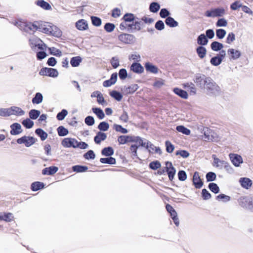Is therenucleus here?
I'll list each match as a JSON object with an SVG mask.
<instances>
[{
	"label": "nucleus",
	"instance_id": "nucleus-1",
	"mask_svg": "<svg viewBox=\"0 0 253 253\" xmlns=\"http://www.w3.org/2000/svg\"><path fill=\"white\" fill-rule=\"evenodd\" d=\"M194 81L197 86L205 89L210 94L218 95L221 93L220 87L211 77L198 74L195 75Z\"/></svg>",
	"mask_w": 253,
	"mask_h": 253
},
{
	"label": "nucleus",
	"instance_id": "nucleus-2",
	"mask_svg": "<svg viewBox=\"0 0 253 253\" xmlns=\"http://www.w3.org/2000/svg\"><path fill=\"white\" fill-rule=\"evenodd\" d=\"M239 205L243 208L252 211L253 208V198L242 197L239 199Z\"/></svg>",
	"mask_w": 253,
	"mask_h": 253
},
{
	"label": "nucleus",
	"instance_id": "nucleus-3",
	"mask_svg": "<svg viewBox=\"0 0 253 253\" xmlns=\"http://www.w3.org/2000/svg\"><path fill=\"white\" fill-rule=\"evenodd\" d=\"M39 74L41 76H46L50 77L56 78L58 76L59 74L56 69L43 67L41 69Z\"/></svg>",
	"mask_w": 253,
	"mask_h": 253
},
{
	"label": "nucleus",
	"instance_id": "nucleus-4",
	"mask_svg": "<svg viewBox=\"0 0 253 253\" xmlns=\"http://www.w3.org/2000/svg\"><path fill=\"white\" fill-rule=\"evenodd\" d=\"M16 141L17 143L19 144H24L26 147H29L34 144L36 140L32 136H27L25 135L17 139Z\"/></svg>",
	"mask_w": 253,
	"mask_h": 253
},
{
	"label": "nucleus",
	"instance_id": "nucleus-5",
	"mask_svg": "<svg viewBox=\"0 0 253 253\" xmlns=\"http://www.w3.org/2000/svg\"><path fill=\"white\" fill-rule=\"evenodd\" d=\"M119 40L126 44H131L135 41V37L129 34H122L119 36Z\"/></svg>",
	"mask_w": 253,
	"mask_h": 253
},
{
	"label": "nucleus",
	"instance_id": "nucleus-6",
	"mask_svg": "<svg viewBox=\"0 0 253 253\" xmlns=\"http://www.w3.org/2000/svg\"><path fill=\"white\" fill-rule=\"evenodd\" d=\"M166 167H165V169L167 172L169 180L172 181L174 177L176 169L173 167L172 164L171 162H167L166 163Z\"/></svg>",
	"mask_w": 253,
	"mask_h": 253
},
{
	"label": "nucleus",
	"instance_id": "nucleus-7",
	"mask_svg": "<svg viewBox=\"0 0 253 253\" xmlns=\"http://www.w3.org/2000/svg\"><path fill=\"white\" fill-rule=\"evenodd\" d=\"M77 140L72 138H65L62 141V145L66 148L73 147L76 148Z\"/></svg>",
	"mask_w": 253,
	"mask_h": 253
},
{
	"label": "nucleus",
	"instance_id": "nucleus-8",
	"mask_svg": "<svg viewBox=\"0 0 253 253\" xmlns=\"http://www.w3.org/2000/svg\"><path fill=\"white\" fill-rule=\"evenodd\" d=\"M30 46L34 50L38 49H43V44L42 43V41L37 38H34L29 40Z\"/></svg>",
	"mask_w": 253,
	"mask_h": 253
},
{
	"label": "nucleus",
	"instance_id": "nucleus-9",
	"mask_svg": "<svg viewBox=\"0 0 253 253\" xmlns=\"http://www.w3.org/2000/svg\"><path fill=\"white\" fill-rule=\"evenodd\" d=\"M229 157L232 164L236 167H239L243 162L242 157L238 154H230Z\"/></svg>",
	"mask_w": 253,
	"mask_h": 253
},
{
	"label": "nucleus",
	"instance_id": "nucleus-10",
	"mask_svg": "<svg viewBox=\"0 0 253 253\" xmlns=\"http://www.w3.org/2000/svg\"><path fill=\"white\" fill-rule=\"evenodd\" d=\"M193 183L196 188L200 189L203 185V182L201 179L199 173L198 171H195L193 176Z\"/></svg>",
	"mask_w": 253,
	"mask_h": 253
},
{
	"label": "nucleus",
	"instance_id": "nucleus-11",
	"mask_svg": "<svg viewBox=\"0 0 253 253\" xmlns=\"http://www.w3.org/2000/svg\"><path fill=\"white\" fill-rule=\"evenodd\" d=\"M227 54L229 56V59L230 60H237L241 56V52L239 50L234 48L228 49L227 50Z\"/></svg>",
	"mask_w": 253,
	"mask_h": 253
},
{
	"label": "nucleus",
	"instance_id": "nucleus-12",
	"mask_svg": "<svg viewBox=\"0 0 253 253\" xmlns=\"http://www.w3.org/2000/svg\"><path fill=\"white\" fill-rule=\"evenodd\" d=\"M10 128L11 130L10 132L11 135H18L22 132L21 126L19 123H13L10 126Z\"/></svg>",
	"mask_w": 253,
	"mask_h": 253
},
{
	"label": "nucleus",
	"instance_id": "nucleus-13",
	"mask_svg": "<svg viewBox=\"0 0 253 253\" xmlns=\"http://www.w3.org/2000/svg\"><path fill=\"white\" fill-rule=\"evenodd\" d=\"M58 170V168L56 166H50L45 168L42 170L43 175H52Z\"/></svg>",
	"mask_w": 253,
	"mask_h": 253
},
{
	"label": "nucleus",
	"instance_id": "nucleus-14",
	"mask_svg": "<svg viewBox=\"0 0 253 253\" xmlns=\"http://www.w3.org/2000/svg\"><path fill=\"white\" fill-rule=\"evenodd\" d=\"M138 87L137 84H133L128 86H125L122 89V91L126 94H132L137 90Z\"/></svg>",
	"mask_w": 253,
	"mask_h": 253
},
{
	"label": "nucleus",
	"instance_id": "nucleus-15",
	"mask_svg": "<svg viewBox=\"0 0 253 253\" xmlns=\"http://www.w3.org/2000/svg\"><path fill=\"white\" fill-rule=\"evenodd\" d=\"M130 70L137 74H141L144 72L143 66L139 63L133 62L130 66Z\"/></svg>",
	"mask_w": 253,
	"mask_h": 253
},
{
	"label": "nucleus",
	"instance_id": "nucleus-16",
	"mask_svg": "<svg viewBox=\"0 0 253 253\" xmlns=\"http://www.w3.org/2000/svg\"><path fill=\"white\" fill-rule=\"evenodd\" d=\"M213 159V166L217 168L221 169L223 168L225 164H226V162L223 160H220L219 159L216 157L215 155L212 156Z\"/></svg>",
	"mask_w": 253,
	"mask_h": 253
},
{
	"label": "nucleus",
	"instance_id": "nucleus-17",
	"mask_svg": "<svg viewBox=\"0 0 253 253\" xmlns=\"http://www.w3.org/2000/svg\"><path fill=\"white\" fill-rule=\"evenodd\" d=\"M76 27L79 30L84 31L88 28V24L84 19H80L76 23Z\"/></svg>",
	"mask_w": 253,
	"mask_h": 253
},
{
	"label": "nucleus",
	"instance_id": "nucleus-18",
	"mask_svg": "<svg viewBox=\"0 0 253 253\" xmlns=\"http://www.w3.org/2000/svg\"><path fill=\"white\" fill-rule=\"evenodd\" d=\"M13 218V214L10 212H0V220L8 222L12 221Z\"/></svg>",
	"mask_w": 253,
	"mask_h": 253
},
{
	"label": "nucleus",
	"instance_id": "nucleus-19",
	"mask_svg": "<svg viewBox=\"0 0 253 253\" xmlns=\"http://www.w3.org/2000/svg\"><path fill=\"white\" fill-rule=\"evenodd\" d=\"M10 111V116L12 115H14L16 116H23L25 114L24 111H23L21 108L16 107L12 106L9 108Z\"/></svg>",
	"mask_w": 253,
	"mask_h": 253
},
{
	"label": "nucleus",
	"instance_id": "nucleus-20",
	"mask_svg": "<svg viewBox=\"0 0 253 253\" xmlns=\"http://www.w3.org/2000/svg\"><path fill=\"white\" fill-rule=\"evenodd\" d=\"M241 185L244 188L249 189L252 185V180L247 177L241 178L239 180Z\"/></svg>",
	"mask_w": 253,
	"mask_h": 253
},
{
	"label": "nucleus",
	"instance_id": "nucleus-21",
	"mask_svg": "<svg viewBox=\"0 0 253 253\" xmlns=\"http://www.w3.org/2000/svg\"><path fill=\"white\" fill-rule=\"evenodd\" d=\"M106 134L101 131H98L94 137V141L95 143L99 144L102 141H104L106 139Z\"/></svg>",
	"mask_w": 253,
	"mask_h": 253
},
{
	"label": "nucleus",
	"instance_id": "nucleus-22",
	"mask_svg": "<svg viewBox=\"0 0 253 253\" xmlns=\"http://www.w3.org/2000/svg\"><path fill=\"white\" fill-rule=\"evenodd\" d=\"M145 69L147 71L153 74H156L158 72L157 67L150 62H146L144 65Z\"/></svg>",
	"mask_w": 253,
	"mask_h": 253
},
{
	"label": "nucleus",
	"instance_id": "nucleus-23",
	"mask_svg": "<svg viewBox=\"0 0 253 253\" xmlns=\"http://www.w3.org/2000/svg\"><path fill=\"white\" fill-rule=\"evenodd\" d=\"M173 91L175 94L179 96L183 99H187L188 98V93L187 92L178 87H175L173 89Z\"/></svg>",
	"mask_w": 253,
	"mask_h": 253
},
{
	"label": "nucleus",
	"instance_id": "nucleus-24",
	"mask_svg": "<svg viewBox=\"0 0 253 253\" xmlns=\"http://www.w3.org/2000/svg\"><path fill=\"white\" fill-rule=\"evenodd\" d=\"M208 42L209 40L204 34H201L197 38V43L201 46L207 45Z\"/></svg>",
	"mask_w": 253,
	"mask_h": 253
},
{
	"label": "nucleus",
	"instance_id": "nucleus-25",
	"mask_svg": "<svg viewBox=\"0 0 253 253\" xmlns=\"http://www.w3.org/2000/svg\"><path fill=\"white\" fill-rule=\"evenodd\" d=\"M44 184L43 182L36 181L31 184V189L33 191H37L44 188Z\"/></svg>",
	"mask_w": 253,
	"mask_h": 253
},
{
	"label": "nucleus",
	"instance_id": "nucleus-26",
	"mask_svg": "<svg viewBox=\"0 0 253 253\" xmlns=\"http://www.w3.org/2000/svg\"><path fill=\"white\" fill-rule=\"evenodd\" d=\"M165 23L167 26L171 28L175 27L178 25V23L170 16L166 19Z\"/></svg>",
	"mask_w": 253,
	"mask_h": 253
},
{
	"label": "nucleus",
	"instance_id": "nucleus-27",
	"mask_svg": "<svg viewBox=\"0 0 253 253\" xmlns=\"http://www.w3.org/2000/svg\"><path fill=\"white\" fill-rule=\"evenodd\" d=\"M82 61V58L79 56L71 58L70 64L73 67H78Z\"/></svg>",
	"mask_w": 253,
	"mask_h": 253
},
{
	"label": "nucleus",
	"instance_id": "nucleus-28",
	"mask_svg": "<svg viewBox=\"0 0 253 253\" xmlns=\"http://www.w3.org/2000/svg\"><path fill=\"white\" fill-rule=\"evenodd\" d=\"M92 111L99 120H102L105 117V114L101 108L93 107L92 108Z\"/></svg>",
	"mask_w": 253,
	"mask_h": 253
},
{
	"label": "nucleus",
	"instance_id": "nucleus-29",
	"mask_svg": "<svg viewBox=\"0 0 253 253\" xmlns=\"http://www.w3.org/2000/svg\"><path fill=\"white\" fill-rule=\"evenodd\" d=\"M38 22H34L33 23H27L26 28H25V31L29 32V31L35 32L38 31Z\"/></svg>",
	"mask_w": 253,
	"mask_h": 253
},
{
	"label": "nucleus",
	"instance_id": "nucleus-30",
	"mask_svg": "<svg viewBox=\"0 0 253 253\" xmlns=\"http://www.w3.org/2000/svg\"><path fill=\"white\" fill-rule=\"evenodd\" d=\"M211 47L212 50L218 51L223 48V45L218 42L214 41L211 42Z\"/></svg>",
	"mask_w": 253,
	"mask_h": 253
},
{
	"label": "nucleus",
	"instance_id": "nucleus-31",
	"mask_svg": "<svg viewBox=\"0 0 253 253\" xmlns=\"http://www.w3.org/2000/svg\"><path fill=\"white\" fill-rule=\"evenodd\" d=\"M37 5L45 10H50L51 8L50 5L44 0H38L36 2Z\"/></svg>",
	"mask_w": 253,
	"mask_h": 253
},
{
	"label": "nucleus",
	"instance_id": "nucleus-32",
	"mask_svg": "<svg viewBox=\"0 0 253 253\" xmlns=\"http://www.w3.org/2000/svg\"><path fill=\"white\" fill-rule=\"evenodd\" d=\"M43 100V96L40 92H37L32 98V102L33 104H39Z\"/></svg>",
	"mask_w": 253,
	"mask_h": 253
},
{
	"label": "nucleus",
	"instance_id": "nucleus-33",
	"mask_svg": "<svg viewBox=\"0 0 253 253\" xmlns=\"http://www.w3.org/2000/svg\"><path fill=\"white\" fill-rule=\"evenodd\" d=\"M123 18L125 22H133L135 19H139L138 18L135 17L133 14L130 13H126Z\"/></svg>",
	"mask_w": 253,
	"mask_h": 253
},
{
	"label": "nucleus",
	"instance_id": "nucleus-34",
	"mask_svg": "<svg viewBox=\"0 0 253 253\" xmlns=\"http://www.w3.org/2000/svg\"><path fill=\"white\" fill-rule=\"evenodd\" d=\"M35 133L40 137L42 141L45 140L48 136L47 133L40 128L36 129Z\"/></svg>",
	"mask_w": 253,
	"mask_h": 253
},
{
	"label": "nucleus",
	"instance_id": "nucleus-35",
	"mask_svg": "<svg viewBox=\"0 0 253 253\" xmlns=\"http://www.w3.org/2000/svg\"><path fill=\"white\" fill-rule=\"evenodd\" d=\"M114 151L112 147H107L104 148L101 151V154L105 156H111L114 154Z\"/></svg>",
	"mask_w": 253,
	"mask_h": 253
},
{
	"label": "nucleus",
	"instance_id": "nucleus-36",
	"mask_svg": "<svg viewBox=\"0 0 253 253\" xmlns=\"http://www.w3.org/2000/svg\"><path fill=\"white\" fill-rule=\"evenodd\" d=\"M196 52L198 56L200 58L203 59L204 58L206 54L207 50L206 48L203 46H199L196 48Z\"/></svg>",
	"mask_w": 253,
	"mask_h": 253
},
{
	"label": "nucleus",
	"instance_id": "nucleus-37",
	"mask_svg": "<svg viewBox=\"0 0 253 253\" xmlns=\"http://www.w3.org/2000/svg\"><path fill=\"white\" fill-rule=\"evenodd\" d=\"M100 162L102 164L110 165H114L116 163V159L111 156L108 158H102L100 159Z\"/></svg>",
	"mask_w": 253,
	"mask_h": 253
},
{
	"label": "nucleus",
	"instance_id": "nucleus-38",
	"mask_svg": "<svg viewBox=\"0 0 253 253\" xmlns=\"http://www.w3.org/2000/svg\"><path fill=\"white\" fill-rule=\"evenodd\" d=\"M88 169V167L85 166L75 165L72 167V170L76 172H83Z\"/></svg>",
	"mask_w": 253,
	"mask_h": 253
},
{
	"label": "nucleus",
	"instance_id": "nucleus-39",
	"mask_svg": "<svg viewBox=\"0 0 253 253\" xmlns=\"http://www.w3.org/2000/svg\"><path fill=\"white\" fill-rule=\"evenodd\" d=\"M160 9V5L157 2H152L149 5V10L153 13L157 12Z\"/></svg>",
	"mask_w": 253,
	"mask_h": 253
},
{
	"label": "nucleus",
	"instance_id": "nucleus-40",
	"mask_svg": "<svg viewBox=\"0 0 253 253\" xmlns=\"http://www.w3.org/2000/svg\"><path fill=\"white\" fill-rule=\"evenodd\" d=\"M110 95L118 101H120L123 98V95L117 90H112L110 92Z\"/></svg>",
	"mask_w": 253,
	"mask_h": 253
},
{
	"label": "nucleus",
	"instance_id": "nucleus-41",
	"mask_svg": "<svg viewBox=\"0 0 253 253\" xmlns=\"http://www.w3.org/2000/svg\"><path fill=\"white\" fill-rule=\"evenodd\" d=\"M41 112L39 110L36 109H32L29 112V116L31 119L36 120L40 115Z\"/></svg>",
	"mask_w": 253,
	"mask_h": 253
},
{
	"label": "nucleus",
	"instance_id": "nucleus-42",
	"mask_svg": "<svg viewBox=\"0 0 253 253\" xmlns=\"http://www.w3.org/2000/svg\"><path fill=\"white\" fill-rule=\"evenodd\" d=\"M183 86L185 88H188L191 94L193 95L196 94V88L194 84L192 83H186L183 84Z\"/></svg>",
	"mask_w": 253,
	"mask_h": 253
},
{
	"label": "nucleus",
	"instance_id": "nucleus-43",
	"mask_svg": "<svg viewBox=\"0 0 253 253\" xmlns=\"http://www.w3.org/2000/svg\"><path fill=\"white\" fill-rule=\"evenodd\" d=\"M208 188L214 194L218 193L220 191L219 187L217 184L213 182L210 183L208 185Z\"/></svg>",
	"mask_w": 253,
	"mask_h": 253
},
{
	"label": "nucleus",
	"instance_id": "nucleus-44",
	"mask_svg": "<svg viewBox=\"0 0 253 253\" xmlns=\"http://www.w3.org/2000/svg\"><path fill=\"white\" fill-rule=\"evenodd\" d=\"M176 129L178 132H181L182 133L187 135H189L191 132V131L189 129L181 125L177 126Z\"/></svg>",
	"mask_w": 253,
	"mask_h": 253
},
{
	"label": "nucleus",
	"instance_id": "nucleus-45",
	"mask_svg": "<svg viewBox=\"0 0 253 253\" xmlns=\"http://www.w3.org/2000/svg\"><path fill=\"white\" fill-rule=\"evenodd\" d=\"M22 124L26 128L30 129L33 126L34 123L33 121L31 120L30 118H27L22 121Z\"/></svg>",
	"mask_w": 253,
	"mask_h": 253
},
{
	"label": "nucleus",
	"instance_id": "nucleus-46",
	"mask_svg": "<svg viewBox=\"0 0 253 253\" xmlns=\"http://www.w3.org/2000/svg\"><path fill=\"white\" fill-rule=\"evenodd\" d=\"M57 130L58 134L60 136H66L69 133L68 130L65 127H64L63 126H59L57 128Z\"/></svg>",
	"mask_w": 253,
	"mask_h": 253
},
{
	"label": "nucleus",
	"instance_id": "nucleus-47",
	"mask_svg": "<svg viewBox=\"0 0 253 253\" xmlns=\"http://www.w3.org/2000/svg\"><path fill=\"white\" fill-rule=\"evenodd\" d=\"M97 127L100 131H106L109 129V125L106 122H101L99 123Z\"/></svg>",
	"mask_w": 253,
	"mask_h": 253
},
{
	"label": "nucleus",
	"instance_id": "nucleus-48",
	"mask_svg": "<svg viewBox=\"0 0 253 253\" xmlns=\"http://www.w3.org/2000/svg\"><path fill=\"white\" fill-rule=\"evenodd\" d=\"M113 128L118 132H121L123 134H126L128 132V130L127 129L124 128L121 125L114 124L113 125Z\"/></svg>",
	"mask_w": 253,
	"mask_h": 253
},
{
	"label": "nucleus",
	"instance_id": "nucleus-49",
	"mask_svg": "<svg viewBox=\"0 0 253 253\" xmlns=\"http://www.w3.org/2000/svg\"><path fill=\"white\" fill-rule=\"evenodd\" d=\"M84 157L86 160H93L95 158V154L93 150H90L84 154Z\"/></svg>",
	"mask_w": 253,
	"mask_h": 253
},
{
	"label": "nucleus",
	"instance_id": "nucleus-50",
	"mask_svg": "<svg viewBox=\"0 0 253 253\" xmlns=\"http://www.w3.org/2000/svg\"><path fill=\"white\" fill-rule=\"evenodd\" d=\"M169 214H170L171 218L173 220L175 225L176 226H179V219L177 217V212L175 211V210H173V211L172 212H171L170 213H169Z\"/></svg>",
	"mask_w": 253,
	"mask_h": 253
},
{
	"label": "nucleus",
	"instance_id": "nucleus-51",
	"mask_svg": "<svg viewBox=\"0 0 253 253\" xmlns=\"http://www.w3.org/2000/svg\"><path fill=\"white\" fill-rule=\"evenodd\" d=\"M206 178L207 182L213 181L216 179V175L213 172H209L206 175Z\"/></svg>",
	"mask_w": 253,
	"mask_h": 253
},
{
	"label": "nucleus",
	"instance_id": "nucleus-52",
	"mask_svg": "<svg viewBox=\"0 0 253 253\" xmlns=\"http://www.w3.org/2000/svg\"><path fill=\"white\" fill-rule=\"evenodd\" d=\"M231 199L230 196L226 195L224 194H220L216 197V200L218 201H222L223 202H227Z\"/></svg>",
	"mask_w": 253,
	"mask_h": 253
},
{
	"label": "nucleus",
	"instance_id": "nucleus-53",
	"mask_svg": "<svg viewBox=\"0 0 253 253\" xmlns=\"http://www.w3.org/2000/svg\"><path fill=\"white\" fill-rule=\"evenodd\" d=\"M226 32L224 29H218L216 30V36L217 39H222L225 36Z\"/></svg>",
	"mask_w": 253,
	"mask_h": 253
},
{
	"label": "nucleus",
	"instance_id": "nucleus-54",
	"mask_svg": "<svg viewBox=\"0 0 253 253\" xmlns=\"http://www.w3.org/2000/svg\"><path fill=\"white\" fill-rule=\"evenodd\" d=\"M91 20L92 25L95 26L99 27L101 25V19L98 17L92 16Z\"/></svg>",
	"mask_w": 253,
	"mask_h": 253
},
{
	"label": "nucleus",
	"instance_id": "nucleus-55",
	"mask_svg": "<svg viewBox=\"0 0 253 253\" xmlns=\"http://www.w3.org/2000/svg\"><path fill=\"white\" fill-rule=\"evenodd\" d=\"M221 60L216 55L212 57L210 60V63L214 66H217L221 63Z\"/></svg>",
	"mask_w": 253,
	"mask_h": 253
},
{
	"label": "nucleus",
	"instance_id": "nucleus-56",
	"mask_svg": "<svg viewBox=\"0 0 253 253\" xmlns=\"http://www.w3.org/2000/svg\"><path fill=\"white\" fill-rule=\"evenodd\" d=\"M68 114V111L66 109H63L60 112H59L56 116V118L59 121H62L64 120L65 117Z\"/></svg>",
	"mask_w": 253,
	"mask_h": 253
},
{
	"label": "nucleus",
	"instance_id": "nucleus-57",
	"mask_svg": "<svg viewBox=\"0 0 253 253\" xmlns=\"http://www.w3.org/2000/svg\"><path fill=\"white\" fill-rule=\"evenodd\" d=\"M165 145L166 147V151L168 153H172L174 149V146L169 141L167 140L165 142Z\"/></svg>",
	"mask_w": 253,
	"mask_h": 253
},
{
	"label": "nucleus",
	"instance_id": "nucleus-58",
	"mask_svg": "<svg viewBox=\"0 0 253 253\" xmlns=\"http://www.w3.org/2000/svg\"><path fill=\"white\" fill-rule=\"evenodd\" d=\"M110 63L113 68H117L120 65L119 58L117 56L113 57L110 60Z\"/></svg>",
	"mask_w": 253,
	"mask_h": 253
},
{
	"label": "nucleus",
	"instance_id": "nucleus-59",
	"mask_svg": "<svg viewBox=\"0 0 253 253\" xmlns=\"http://www.w3.org/2000/svg\"><path fill=\"white\" fill-rule=\"evenodd\" d=\"M129 135H121L118 138V142L120 144H125L128 142Z\"/></svg>",
	"mask_w": 253,
	"mask_h": 253
},
{
	"label": "nucleus",
	"instance_id": "nucleus-60",
	"mask_svg": "<svg viewBox=\"0 0 253 253\" xmlns=\"http://www.w3.org/2000/svg\"><path fill=\"white\" fill-rule=\"evenodd\" d=\"M149 166L151 169L156 170L161 167V164L158 161H154L151 162Z\"/></svg>",
	"mask_w": 253,
	"mask_h": 253
},
{
	"label": "nucleus",
	"instance_id": "nucleus-61",
	"mask_svg": "<svg viewBox=\"0 0 253 253\" xmlns=\"http://www.w3.org/2000/svg\"><path fill=\"white\" fill-rule=\"evenodd\" d=\"M84 123L88 126H92L95 123L94 119L92 116H88L85 118Z\"/></svg>",
	"mask_w": 253,
	"mask_h": 253
},
{
	"label": "nucleus",
	"instance_id": "nucleus-62",
	"mask_svg": "<svg viewBox=\"0 0 253 253\" xmlns=\"http://www.w3.org/2000/svg\"><path fill=\"white\" fill-rule=\"evenodd\" d=\"M160 16L162 18H167L168 17H169L170 15L169 11L165 8H162L160 11Z\"/></svg>",
	"mask_w": 253,
	"mask_h": 253
},
{
	"label": "nucleus",
	"instance_id": "nucleus-63",
	"mask_svg": "<svg viewBox=\"0 0 253 253\" xmlns=\"http://www.w3.org/2000/svg\"><path fill=\"white\" fill-rule=\"evenodd\" d=\"M142 22L139 19H135L133 21V30L134 31H140L141 29Z\"/></svg>",
	"mask_w": 253,
	"mask_h": 253
},
{
	"label": "nucleus",
	"instance_id": "nucleus-64",
	"mask_svg": "<svg viewBox=\"0 0 253 253\" xmlns=\"http://www.w3.org/2000/svg\"><path fill=\"white\" fill-rule=\"evenodd\" d=\"M177 175L178 179L181 181H185L187 178V174L186 172L183 170H179L178 172Z\"/></svg>",
	"mask_w": 253,
	"mask_h": 253
}]
</instances>
